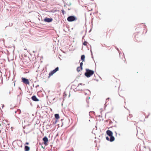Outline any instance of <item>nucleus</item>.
<instances>
[{
	"label": "nucleus",
	"instance_id": "obj_1",
	"mask_svg": "<svg viewBox=\"0 0 151 151\" xmlns=\"http://www.w3.org/2000/svg\"><path fill=\"white\" fill-rule=\"evenodd\" d=\"M94 73V72L93 70H89V69H86V72L85 73V75L88 78L91 77Z\"/></svg>",
	"mask_w": 151,
	"mask_h": 151
},
{
	"label": "nucleus",
	"instance_id": "obj_2",
	"mask_svg": "<svg viewBox=\"0 0 151 151\" xmlns=\"http://www.w3.org/2000/svg\"><path fill=\"white\" fill-rule=\"evenodd\" d=\"M59 70V68L58 67L55 69L50 72L49 73V77L52 76L54 74Z\"/></svg>",
	"mask_w": 151,
	"mask_h": 151
},
{
	"label": "nucleus",
	"instance_id": "obj_3",
	"mask_svg": "<svg viewBox=\"0 0 151 151\" xmlns=\"http://www.w3.org/2000/svg\"><path fill=\"white\" fill-rule=\"evenodd\" d=\"M76 19L77 18L73 16H70L67 18V20L69 22H72Z\"/></svg>",
	"mask_w": 151,
	"mask_h": 151
},
{
	"label": "nucleus",
	"instance_id": "obj_4",
	"mask_svg": "<svg viewBox=\"0 0 151 151\" xmlns=\"http://www.w3.org/2000/svg\"><path fill=\"white\" fill-rule=\"evenodd\" d=\"M22 81L24 83L28 85L29 84V82L28 79H27L24 78H22Z\"/></svg>",
	"mask_w": 151,
	"mask_h": 151
},
{
	"label": "nucleus",
	"instance_id": "obj_5",
	"mask_svg": "<svg viewBox=\"0 0 151 151\" xmlns=\"http://www.w3.org/2000/svg\"><path fill=\"white\" fill-rule=\"evenodd\" d=\"M43 140L44 141V144L45 145H48V139L47 138L45 137L43 138Z\"/></svg>",
	"mask_w": 151,
	"mask_h": 151
},
{
	"label": "nucleus",
	"instance_id": "obj_6",
	"mask_svg": "<svg viewBox=\"0 0 151 151\" xmlns=\"http://www.w3.org/2000/svg\"><path fill=\"white\" fill-rule=\"evenodd\" d=\"M52 18H46L44 19L45 21L48 22H51L52 21Z\"/></svg>",
	"mask_w": 151,
	"mask_h": 151
},
{
	"label": "nucleus",
	"instance_id": "obj_7",
	"mask_svg": "<svg viewBox=\"0 0 151 151\" xmlns=\"http://www.w3.org/2000/svg\"><path fill=\"white\" fill-rule=\"evenodd\" d=\"M106 133L109 136H112L113 135V133L110 130H108L106 131Z\"/></svg>",
	"mask_w": 151,
	"mask_h": 151
},
{
	"label": "nucleus",
	"instance_id": "obj_8",
	"mask_svg": "<svg viewBox=\"0 0 151 151\" xmlns=\"http://www.w3.org/2000/svg\"><path fill=\"white\" fill-rule=\"evenodd\" d=\"M32 99L34 101H37L38 99L35 96H33L32 97Z\"/></svg>",
	"mask_w": 151,
	"mask_h": 151
},
{
	"label": "nucleus",
	"instance_id": "obj_9",
	"mask_svg": "<svg viewBox=\"0 0 151 151\" xmlns=\"http://www.w3.org/2000/svg\"><path fill=\"white\" fill-rule=\"evenodd\" d=\"M110 137V138L109 139V141L111 142L113 141L114 140V137L113 136V135Z\"/></svg>",
	"mask_w": 151,
	"mask_h": 151
},
{
	"label": "nucleus",
	"instance_id": "obj_10",
	"mask_svg": "<svg viewBox=\"0 0 151 151\" xmlns=\"http://www.w3.org/2000/svg\"><path fill=\"white\" fill-rule=\"evenodd\" d=\"M82 70V67H77V70L78 72H79Z\"/></svg>",
	"mask_w": 151,
	"mask_h": 151
},
{
	"label": "nucleus",
	"instance_id": "obj_11",
	"mask_svg": "<svg viewBox=\"0 0 151 151\" xmlns=\"http://www.w3.org/2000/svg\"><path fill=\"white\" fill-rule=\"evenodd\" d=\"M29 147L28 146H25V151H29Z\"/></svg>",
	"mask_w": 151,
	"mask_h": 151
},
{
	"label": "nucleus",
	"instance_id": "obj_12",
	"mask_svg": "<svg viewBox=\"0 0 151 151\" xmlns=\"http://www.w3.org/2000/svg\"><path fill=\"white\" fill-rule=\"evenodd\" d=\"M85 56L84 55H82L81 57V59L82 60V62H84L85 61Z\"/></svg>",
	"mask_w": 151,
	"mask_h": 151
},
{
	"label": "nucleus",
	"instance_id": "obj_13",
	"mask_svg": "<svg viewBox=\"0 0 151 151\" xmlns=\"http://www.w3.org/2000/svg\"><path fill=\"white\" fill-rule=\"evenodd\" d=\"M55 117L57 119H58L60 118L58 114H55Z\"/></svg>",
	"mask_w": 151,
	"mask_h": 151
},
{
	"label": "nucleus",
	"instance_id": "obj_14",
	"mask_svg": "<svg viewBox=\"0 0 151 151\" xmlns=\"http://www.w3.org/2000/svg\"><path fill=\"white\" fill-rule=\"evenodd\" d=\"M120 63L122 64H124L125 63V60H124L123 59H122L120 61Z\"/></svg>",
	"mask_w": 151,
	"mask_h": 151
},
{
	"label": "nucleus",
	"instance_id": "obj_15",
	"mask_svg": "<svg viewBox=\"0 0 151 151\" xmlns=\"http://www.w3.org/2000/svg\"><path fill=\"white\" fill-rule=\"evenodd\" d=\"M88 42L86 41H85L83 43V44L85 45V46H87V44H88Z\"/></svg>",
	"mask_w": 151,
	"mask_h": 151
},
{
	"label": "nucleus",
	"instance_id": "obj_16",
	"mask_svg": "<svg viewBox=\"0 0 151 151\" xmlns=\"http://www.w3.org/2000/svg\"><path fill=\"white\" fill-rule=\"evenodd\" d=\"M85 84H82V83H79L78 86L77 87H79L80 86L84 85Z\"/></svg>",
	"mask_w": 151,
	"mask_h": 151
},
{
	"label": "nucleus",
	"instance_id": "obj_17",
	"mask_svg": "<svg viewBox=\"0 0 151 151\" xmlns=\"http://www.w3.org/2000/svg\"><path fill=\"white\" fill-rule=\"evenodd\" d=\"M83 65V63L82 62H81L80 64V67H82V66Z\"/></svg>",
	"mask_w": 151,
	"mask_h": 151
},
{
	"label": "nucleus",
	"instance_id": "obj_18",
	"mask_svg": "<svg viewBox=\"0 0 151 151\" xmlns=\"http://www.w3.org/2000/svg\"><path fill=\"white\" fill-rule=\"evenodd\" d=\"M62 13H63V14L64 15V14H65V12L64 11V10H62Z\"/></svg>",
	"mask_w": 151,
	"mask_h": 151
},
{
	"label": "nucleus",
	"instance_id": "obj_19",
	"mask_svg": "<svg viewBox=\"0 0 151 151\" xmlns=\"http://www.w3.org/2000/svg\"><path fill=\"white\" fill-rule=\"evenodd\" d=\"M106 138L107 140H109V138L108 137H106Z\"/></svg>",
	"mask_w": 151,
	"mask_h": 151
},
{
	"label": "nucleus",
	"instance_id": "obj_20",
	"mask_svg": "<svg viewBox=\"0 0 151 151\" xmlns=\"http://www.w3.org/2000/svg\"><path fill=\"white\" fill-rule=\"evenodd\" d=\"M29 143L28 142H26L25 143L26 145H29Z\"/></svg>",
	"mask_w": 151,
	"mask_h": 151
},
{
	"label": "nucleus",
	"instance_id": "obj_21",
	"mask_svg": "<svg viewBox=\"0 0 151 151\" xmlns=\"http://www.w3.org/2000/svg\"><path fill=\"white\" fill-rule=\"evenodd\" d=\"M112 31V30H111V29H110L109 30V32H111Z\"/></svg>",
	"mask_w": 151,
	"mask_h": 151
}]
</instances>
